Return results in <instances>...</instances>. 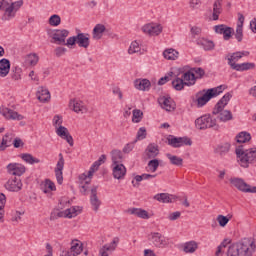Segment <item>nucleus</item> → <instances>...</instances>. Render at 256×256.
I'll return each mask as SVG.
<instances>
[{"mask_svg":"<svg viewBox=\"0 0 256 256\" xmlns=\"http://www.w3.org/2000/svg\"><path fill=\"white\" fill-rule=\"evenodd\" d=\"M158 102L166 111H174L175 109V102L173 101V99H171V97H160L158 99Z\"/></svg>","mask_w":256,"mask_h":256,"instance_id":"5701e85b","label":"nucleus"},{"mask_svg":"<svg viewBox=\"0 0 256 256\" xmlns=\"http://www.w3.org/2000/svg\"><path fill=\"white\" fill-rule=\"evenodd\" d=\"M0 113L5 119H12L13 121H23L24 119L23 115L7 107H0Z\"/></svg>","mask_w":256,"mask_h":256,"instance_id":"a211bd4d","label":"nucleus"},{"mask_svg":"<svg viewBox=\"0 0 256 256\" xmlns=\"http://www.w3.org/2000/svg\"><path fill=\"white\" fill-rule=\"evenodd\" d=\"M185 81H191V71L185 72L181 78L176 77L172 81V87L175 91H183L185 89V85H189V83Z\"/></svg>","mask_w":256,"mask_h":256,"instance_id":"1a4fd4ad","label":"nucleus"},{"mask_svg":"<svg viewBox=\"0 0 256 256\" xmlns=\"http://www.w3.org/2000/svg\"><path fill=\"white\" fill-rule=\"evenodd\" d=\"M148 168L152 173H155L157 169H159V160L158 159H152L148 162Z\"/></svg>","mask_w":256,"mask_h":256,"instance_id":"5fc2aeb1","label":"nucleus"},{"mask_svg":"<svg viewBox=\"0 0 256 256\" xmlns=\"http://www.w3.org/2000/svg\"><path fill=\"white\" fill-rule=\"evenodd\" d=\"M230 183L242 193H256V186L251 187L245 180L241 178H231Z\"/></svg>","mask_w":256,"mask_h":256,"instance_id":"6e6552de","label":"nucleus"},{"mask_svg":"<svg viewBox=\"0 0 256 256\" xmlns=\"http://www.w3.org/2000/svg\"><path fill=\"white\" fill-rule=\"evenodd\" d=\"M214 31L218 35H223L224 41H229V39L233 37V33H235V30L232 27H229L225 24H219L214 26Z\"/></svg>","mask_w":256,"mask_h":256,"instance_id":"9b49d317","label":"nucleus"},{"mask_svg":"<svg viewBox=\"0 0 256 256\" xmlns=\"http://www.w3.org/2000/svg\"><path fill=\"white\" fill-rule=\"evenodd\" d=\"M128 213H130V215H136V217L140 219H149V212L141 208H130Z\"/></svg>","mask_w":256,"mask_h":256,"instance_id":"f704fd0d","label":"nucleus"},{"mask_svg":"<svg viewBox=\"0 0 256 256\" xmlns=\"http://www.w3.org/2000/svg\"><path fill=\"white\" fill-rule=\"evenodd\" d=\"M12 73V79H14V81H19V79H21V68L17 66L12 68Z\"/></svg>","mask_w":256,"mask_h":256,"instance_id":"4d7b16f0","label":"nucleus"},{"mask_svg":"<svg viewBox=\"0 0 256 256\" xmlns=\"http://www.w3.org/2000/svg\"><path fill=\"white\" fill-rule=\"evenodd\" d=\"M196 129L203 131L205 129H213V131H219L221 128L217 124V118H213L211 114H205L195 120Z\"/></svg>","mask_w":256,"mask_h":256,"instance_id":"39448f33","label":"nucleus"},{"mask_svg":"<svg viewBox=\"0 0 256 256\" xmlns=\"http://www.w3.org/2000/svg\"><path fill=\"white\" fill-rule=\"evenodd\" d=\"M184 253H195L197 251V244L195 241H190L184 244Z\"/></svg>","mask_w":256,"mask_h":256,"instance_id":"37998d69","label":"nucleus"},{"mask_svg":"<svg viewBox=\"0 0 256 256\" xmlns=\"http://www.w3.org/2000/svg\"><path fill=\"white\" fill-rule=\"evenodd\" d=\"M134 87L138 91H149L151 89V81L149 79H136L134 81Z\"/></svg>","mask_w":256,"mask_h":256,"instance_id":"b1692460","label":"nucleus"},{"mask_svg":"<svg viewBox=\"0 0 256 256\" xmlns=\"http://www.w3.org/2000/svg\"><path fill=\"white\" fill-rule=\"evenodd\" d=\"M11 145H13V134L7 133L3 136L0 143V151H5V149L11 147Z\"/></svg>","mask_w":256,"mask_h":256,"instance_id":"473e14b6","label":"nucleus"},{"mask_svg":"<svg viewBox=\"0 0 256 256\" xmlns=\"http://www.w3.org/2000/svg\"><path fill=\"white\" fill-rule=\"evenodd\" d=\"M48 23L51 25V27H59V25H61V16L58 14H53L50 16Z\"/></svg>","mask_w":256,"mask_h":256,"instance_id":"de8ad7c7","label":"nucleus"},{"mask_svg":"<svg viewBox=\"0 0 256 256\" xmlns=\"http://www.w3.org/2000/svg\"><path fill=\"white\" fill-rule=\"evenodd\" d=\"M67 37H69V30L66 29H56L52 34V39L54 40V43H56V45H67V42H65V39H67Z\"/></svg>","mask_w":256,"mask_h":256,"instance_id":"dca6fc26","label":"nucleus"},{"mask_svg":"<svg viewBox=\"0 0 256 256\" xmlns=\"http://www.w3.org/2000/svg\"><path fill=\"white\" fill-rule=\"evenodd\" d=\"M25 63L27 65H31V67H35L37 63H39V56L37 54H28L25 59Z\"/></svg>","mask_w":256,"mask_h":256,"instance_id":"79ce46f5","label":"nucleus"},{"mask_svg":"<svg viewBox=\"0 0 256 256\" xmlns=\"http://www.w3.org/2000/svg\"><path fill=\"white\" fill-rule=\"evenodd\" d=\"M255 251V242L244 238L242 241L229 246L227 256H249Z\"/></svg>","mask_w":256,"mask_h":256,"instance_id":"f03ea898","label":"nucleus"},{"mask_svg":"<svg viewBox=\"0 0 256 256\" xmlns=\"http://www.w3.org/2000/svg\"><path fill=\"white\" fill-rule=\"evenodd\" d=\"M58 157H59V160L56 164V168L54 171H55L58 185H63V169L65 167V158H63L62 153H60Z\"/></svg>","mask_w":256,"mask_h":256,"instance_id":"f3484780","label":"nucleus"},{"mask_svg":"<svg viewBox=\"0 0 256 256\" xmlns=\"http://www.w3.org/2000/svg\"><path fill=\"white\" fill-rule=\"evenodd\" d=\"M179 217H181V212L176 211V212L170 213L168 216V219L169 221H177Z\"/></svg>","mask_w":256,"mask_h":256,"instance_id":"338daca9","label":"nucleus"},{"mask_svg":"<svg viewBox=\"0 0 256 256\" xmlns=\"http://www.w3.org/2000/svg\"><path fill=\"white\" fill-rule=\"evenodd\" d=\"M148 239L155 247H158L159 249H163V247L167 245V240H165V236H163L159 232L150 233Z\"/></svg>","mask_w":256,"mask_h":256,"instance_id":"2eb2a0df","label":"nucleus"},{"mask_svg":"<svg viewBox=\"0 0 256 256\" xmlns=\"http://www.w3.org/2000/svg\"><path fill=\"white\" fill-rule=\"evenodd\" d=\"M69 107L73 109L75 113H87V107L83 105V101L81 100H70Z\"/></svg>","mask_w":256,"mask_h":256,"instance_id":"4be33fe9","label":"nucleus"},{"mask_svg":"<svg viewBox=\"0 0 256 256\" xmlns=\"http://www.w3.org/2000/svg\"><path fill=\"white\" fill-rule=\"evenodd\" d=\"M61 217H67V210L65 211L54 210L50 214V221H55V219H59Z\"/></svg>","mask_w":256,"mask_h":256,"instance_id":"09e8293b","label":"nucleus"},{"mask_svg":"<svg viewBox=\"0 0 256 256\" xmlns=\"http://www.w3.org/2000/svg\"><path fill=\"white\" fill-rule=\"evenodd\" d=\"M193 71L198 79H203V77H205V70L203 68H193Z\"/></svg>","mask_w":256,"mask_h":256,"instance_id":"680f3d73","label":"nucleus"},{"mask_svg":"<svg viewBox=\"0 0 256 256\" xmlns=\"http://www.w3.org/2000/svg\"><path fill=\"white\" fill-rule=\"evenodd\" d=\"M133 123H141L143 121V111L139 109H134L132 112Z\"/></svg>","mask_w":256,"mask_h":256,"instance_id":"49530a36","label":"nucleus"},{"mask_svg":"<svg viewBox=\"0 0 256 256\" xmlns=\"http://www.w3.org/2000/svg\"><path fill=\"white\" fill-rule=\"evenodd\" d=\"M236 139L237 143H247L251 139V134L249 132H240Z\"/></svg>","mask_w":256,"mask_h":256,"instance_id":"a18cd8bd","label":"nucleus"},{"mask_svg":"<svg viewBox=\"0 0 256 256\" xmlns=\"http://www.w3.org/2000/svg\"><path fill=\"white\" fill-rule=\"evenodd\" d=\"M239 59H242L241 51L230 54V57L228 58V65H230V67L231 65H236Z\"/></svg>","mask_w":256,"mask_h":256,"instance_id":"c03bdc74","label":"nucleus"},{"mask_svg":"<svg viewBox=\"0 0 256 256\" xmlns=\"http://www.w3.org/2000/svg\"><path fill=\"white\" fill-rule=\"evenodd\" d=\"M223 91H225L224 85L200 90L198 93H196L197 107H205V105H207L211 99L218 97V95H221Z\"/></svg>","mask_w":256,"mask_h":256,"instance_id":"7ed1b4c3","label":"nucleus"},{"mask_svg":"<svg viewBox=\"0 0 256 256\" xmlns=\"http://www.w3.org/2000/svg\"><path fill=\"white\" fill-rule=\"evenodd\" d=\"M154 199L156 201H159V203H173V201L177 199V196H173L169 193H160V194H156L154 196Z\"/></svg>","mask_w":256,"mask_h":256,"instance_id":"bb28decb","label":"nucleus"},{"mask_svg":"<svg viewBox=\"0 0 256 256\" xmlns=\"http://www.w3.org/2000/svg\"><path fill=\"white\" fill-rule=\"evenodd\" d=\"M36 97L40 103H47L51 99V93L47 88L40 87L38 88Z\"/></svg>","mask_w":256,"mask_h":256,"instance_id":"a878e982","label":"nucleus"},{"mask_svg":"<svg viewBox=\"0 0 256 256\" xmlns=\"http://www.w3.org/2000/svg\"><path fill=\"white\" fill-rule=\"evenodd\" d=\"M99 164L94 162L92 164V166L90 167V170L88 171V175L86 174H82L79 176V179H81L82 181H85V179H91L93 177V173H95V171H99Z\"/></svg>","mask_w":256,"mask_h":256,"instance_id":"58836bf2","label":"nucleus"},{"mask_svg":"<svg viewBox=\"0 0 256 256\" xmlns=\"http://www.w3.org/2000/svg\"><path fill=\"white\" fill-rule=\"evenodd\" d=\"M228 243H231L229 239H224L223 242L217 247L216 255L219 256L222 253L223 247H227Z\"/></svg>","mask_w":256,"mask_h":256,"instance_id":"052dcab7","label":"nucleus"},{"mask_svg":"<svg viewBox=\"0 0 256 256\" xmlns=\"http://www.w3.org/2000/svg\"><path fill=\"white\" fill-rule=\"evenodd\" d=\"M20 157L22 158V160L25 161V163H28L29 165H35V163H41V160H39V158H35L33 157V155L29 153H23L20 155Z\"/></svg>","mask_w":256,"mask_h":256,"instance_id":"ea45409f","label":"nucleus"},{"mask_svg":"<svg viewBox=\"0 0 256 256\" xmlns=\"http://www.w3.org/2000/svg\"><path fill=\"white\" fill-rule=\"evenodd\" d=\"M112 175L114 179H125V175H127V168L123 164H112Z\"/></svg>","mask_w":256,"mask_h":256,"instance_id":"6ab92c4d","label":"nucleus"},{"mask_svg":"<svg viewBox=\"0 0 256 256\" xmlns=\"http://www.w3.org/2000/svg\"><path fill=\"white\" fill-rule=\"evenodd\" d=\"M233 95L231 92L226 93L215 105L212 114L219 115L217 119L222 123H227V121H233V113L229 110H224L227 107L229 101H231Z\"/></svg>","mask_w":256,"mask_h":256,"instance_id":"f257e3e1","label":"nucleus"},{"mask_svg":"<svg viewBox=\"0 0 256 256\" xmlns=\"http://www.w3.org/2000/svg\"><path fill=\"white\" fill-rule=\"evenodd\" d=\"M83 253V243L79 240H72L71 248L69 250L62 251L60 256H77Z\"/></svg>","mask_w":256,"mask_h":256,"instance_id":"9d476101","label":"nucleus"},{"mask_svg":"<svg viewBox=\"0 0 256 256\" xmlns=\"http://www.w3.org/2000/svg\"><path fill=\"white\" fill-rule=\"evenodd\" d=\"M97 189L98 186H93L91 188V196H90V203L93 207V211L98 212L99 207H101V200H99V197H97Z\"/></svg>","mask_w":256,"mask_h":256,"instance_id":"412c9836","label":"nucleus"},{"mask_svg":"<svg viewBox=\"0 0 256 256\" xmlns=\"http://www.w3.org/2000/svg\"><path fill=\"white\" fill-rule=\"evenodd\" d=\"M202 47L204 51H213L215 49V42L205 39L202 41Z\"/></svg>","mask_w":256,"mask_h":256,"instance_id":"8fccbe9b","label":"nucleus"},{"mask_svg":"<svg viewBox=\"0 0 256 256\" xmlns=\"http://www.w3.org/2000/svg\"><path fill=\"white\" fill-rule=\"evenodd\" d=\"M231 69L234 71H249L251 69H255V63L252 62H244L241 64H231Z\"/></svg>","mask_w":256,"mask_h":256,"instance_id":"cd10ccee","label":"nucleus"},{"mask_svg":"<svg viewBox=\"0 0 256 256\" xmlns=\"http://www.w3.org/2000/svg\"><path fill=\"white\" fill-rule=\"evenodd\" d=\"M235 39H237L238 43L243 41V28L241 26L236 27Z\"/></svg>","mask_w":256,"mask_h":256,"instance_id":"13d9d810","label":"nucleus"},{"mask_svg":"<svg viewBox=\"0 0 256 256\" xmlns=\"http://www.w3.org/2000/svg\"><path fill=\"white\" fill-rule=\"evenodd\" d=\"M230 149H231V144L228 142H225V143L218 144L214 150V153L223 157V155H227Z\"/></svg>","mask_w":256,"mask_h":256,"instance_id":"2f4dec72","label":"nucleus"},{"mask_svg":"<svg viewBox=\"0 0 256 256\" xmlns=\"http://www.w3.org/2000/svg\"><path fill=\"white\" fill-rule=\"evenodd\" d=\"M11 71V61L7 58L0 60V77H7Z\"/></svg>","mask_w":256,"mask_h":256,"instance_id":"393cba45","label":"nucleus"},{"mask_svg":"<svg viewBox=\"0 0 256 256\" xmlns=\"http://www.w3.org/2000/svg\"><path fill=\"white\" fill-rule=\"evenodd\" d=\"M65 53H67V48L65 47H57L55 49L56 57H62V55H65Z\"/></svg>","mask_w":256,"mask_h":256,"instance_id":"0e129e2a","label":"nucleus"},{"mask_svg":"<svg viewBox=\"0 0 256 256\" xmlns=\"http://www.w3.org/2000/svg\"><path fill=\"white\" fill-rule=\"evenodd\" d=\"M56 134L58 137H61V139L67 141L70 147H73V136H71L69 130L65 126H59L56 130Z\"/></svg>","mask_w":256,"mask_h":256,"instance_id":"aec40b11","label":"nucleus"},{"mask_svg":"<svg viewBox=\"0 0 256 256\" xmlns=\"http://www.w3.org/2000/svg\"><path fill=\"white\" fill-rule=\"evenodd\" d=\"M164 59H168V61H175V59H179V51L169 48L163 52Z\"/></svg>","mask_w":256,"mask_h":256,"instance_id":"c9c22d12","label":"nucleus"},{"mask_svg":"<svg viewBox=\"0 0 256 256\" xmlns=\"http://www.w3.org/2000/svg\"><path fill=\"white\" fill-rule=\"evenodd\" d=\"M143 33L146 35H150L151 37H155L157 35H161L163 33V26L161 24H146L142 27Z\"/></svg>","mask_w":256,"mask_h":256,"instance_id":"ddd939ff","label":"nucleus"},{"mask_svg":"<svg viewBox=\"0 0 256 256\" xmlns=\"http://www.w3.org/2000/svg\"><path fill=\"white\" fill-rule=\"evenodd\" d=\"M135 143H137V140H134L132 143H128L124 146L123 148V153H131V151H133V149H135Z\"/></svg>","mask_w":256,"mask_h":256,"instance_id":"bf43d9fd","label":"nucleus"},{"mask_svg":"<svg viewBox=\"0 0 256 256\" xmlns=\"http://www.w3.org/2000/svg\"><path fill=\"white\" fill-rule=\"evenodd\" d=\"M166 157L169 159L171 165H175L176 167H183V158L172 155L170 153H167Z\"/></svg>","mask_w":256,"mask_h":256,"instance_id":"4c0bfd02","label":"nucleus"},{"mask_svg":"<svg viewBox=\"0 0 256 256\" xmlns=\"http://www.w3.org/2000/svg\"><path fill=\"white\" fill-rule=\"evenodd\" d=\"M4 187L5 189H7V191H10L12 193H19V191L23 189V182H21L20 178L14 177L9 179L5 183Z\"/></svg>","mask_w":256,"mask_h":256,"instance_id":"4468645a","label":"nucleus"},{"mask_svg":"<svg viewBox=\"0 0 256 256\" xmlns=\"http://www.w3.org/2000/svg\"><path fill=\"white\" fill-rule=\"evenodd\" d=\"M41 190L43 193H49V191H57L55 183L50 179H46L44 184H41Z\"/></svg>","mask_w":256,"mask_h":256,"instance_id":"e433bc0d","label":"nucleus"},{"mask_svg":"<svg viewBox=\"0 0 256 256\" xmlns=\"http://www.w3.org/2000/svg\"><path fill=\"white\" fill-rule=\"evenodd\" d=\"M141 51V48L139 47V42L134 41L131 43L128 53L129 55H133V53H139Z\"/></svg>","mask_w":256,"mask_h":256,"instance_id":"603ef678","label":"nucleus"},{"mask_svg":"<svg viewBox=\"0 0 256 256\" xmlns=\"http://www.w3.org/2000/svg\"><path fill=\"white\" fill-rule=\"evenodd\" d=\"M107 31V28L103 24H96L93 31H92V37L96 41H99L103 37V33Z\"/></svg>","mask_w":256,"mask_h":256,"instance_id":"c756f323","label":"nucleus"},{"mask_svg":"<svg viewBox=\"0 0 256 256\" xmlns=\"http://www.w3.org/2000/svg\"><path fill=\"white\" fill-rule=\"evenodd\" d=\"M223 0H216L213 4L212 21H219V14L223 11Z\"/></svg>","mask_w":256,"mask_h":256,"instance_id":"c85d7f7f","label":"nucleus"},{"mask_svg":"<svg viewBox=\"0 0 256 256\" xmlns=\"http://www.w3.org/2000/svg\"><path fill=\"white\" fill-rule=\"evenodd\" d=\"M11 0H0V10L5 11L2 16V21H10L15 17V6Z\"/></svg>","mask_w":256,"mask_h":256,"instance_id":"0eeeda50","label":"nucleus"},{"mask_svg":"<svg viewBox=\"0 0 256 256\" xmlns=\"http://www.w3.org/2000/svg\"><path fill=\"white\" fill-rule=\"evenodd\" d=\"M89 33H78L76 36H71L66 41L67 47H73L78 44V47H82L83 49H88L89 45H91Z\"/></svg>","mask_w":256,"mask_h":256,"instance_id":"423d86ee","label":"nucleus"},{"mask_svg":"<svg viewBox=\"0 0 256 256\" xmlns=\"http://www.w3.org/2000/svg\"><path fill=\"white\" fill-rule=\"evenodd\" d=\"M7 173L14 175L15 177H21L27 171V168L23 164L10 163L6 166Z\"/></svg>","mask_w":256,"mask_h":256,"instance_id":"f8f14e48","label":"nucleus"},{"mask_svg":"<svg viewBox=\"0 0 256 256\" xmlns=\"http://www.w3.org/2000/svg\"><path fill=\"white\" fill-rule=\"evenodd\" d=\"M168 141V145H170V147H174V149H177L181 146V137H175L173 135H169L167 138Z\"/></svg>","mask_w":256,"mask_h":256,"instance_id":"a19ab883","label":"nucleus"},{"mask_svg":"<svg viewBox=\"0 0 256 256\" xmlns=\"http://www.w3.org/2000/svg\"><path fill=\"white\" fill-rule=\"evenodd\" d=\"M145 153L148 159H155V157L159 155V146L156 144H149Z\"/></svg>","mask_w":256,"mask_h":256,"instance_id":"7c9ffc66","label":"nucleus"},{"mask_svg":"<svg viewBox=\"0 0 256 256\" xmlns=\"http://www.w3.org/2000/svg\"><path fill=\"white\" fill-rule=\"evenodd\" d=\"M12 145H14L15 149H19V147H23L25 143H23V140H21V138H15L12 142Z\"/></svg>","mask_w":256,"mask_h":256,"instance_id":"774afa93","label":"nucleus"},{"mask_svg":"<svg viewBox=\"0 0 256 256\" xmlns=\"http://www.w3.org/2000/svg\"><path fill=\"white\" fill-rule=\"evenodd\" d=\"M217 221H218L220 227H227V223H229V221H231V217L218 215Z\"/></svg>","mask_w":256,"mask_h":256,"instance_id":"6e6d98bb","label":"nucleus"},{"mask_svg":"<svg viewBox=\"0 0 256 256\" xmlns=\"http://www.w3.org/2000/svg\"><path fill=\"white\" fill-rule=\"evenodd\" d=\"M147 138V129L145 127L139 128L137 135H136V141H143V139Z\"/></svg>","mask_w":256,"mask_h":256,"instance_id":"864d4df0","label":"nucleus"},{"mask_svg":"<svg viewBox=\"0 0 256 256\" xmlns=\"http://www.w3.org/2000/svg\"><path fill=\"white\" fill-rule=\"evenodd\" d=\"M112 159V165H121L123 163V152L121 150L114 149L110 153Z\"/></svg>","mask_w":256,"mask_h":256,"instance_id":"72a5a7b5","label":"nucleus"},{"mask_svg":"<svg viewBox=\"0 0 256 256\" xmlns=\"http://www.w3.org/2000/svg\"><path fill=\"white\" fill-rule=\"evenodd\" d=\"M53 125L55 127H61L63 125V117L59 116V115H55L53 118Z\"/></svg>","mask_w":256,"mask_h":256,"instance_id":"e2e57ef3","label":"nucleus"},{"mask_svg":"<svg viewBox=\"0 0 256 256\" xmlns=\"http://www.w3.org/2000/svg\"><path fill=\"white\" fill-rule=\"evenodd\" d=\"M235 153L239 159L241 167H249L250 163H255L256 161V147L245 149V146L240 145L236 148Z\"/></svg>","mask_w":256,"mask_h":256,"instance_id":"20e7f679","label":"nucleus"},{"mask_svg":"<svg viewBox=\"0 0 256 256\" xmlns=\"http://www.w3.org/2000/svg\"><path fill=\"white\" fill-rule=\"evenodd\" d=\"M181 139V146L183 147V145H188L191 146L193 145V141L191 140V138L184 136V137H180Z\"/></svg>","mask_w":256,"mask_h":256,"instance_id":"69168bd1","label":"nucleus"},{"mask_svg":"<svg viewBox=\"0 0 256 256\" xmlns=\"http://www.w3.org/2000/svg\"><path fill=\"white\" fill-rule=\"evenodd\" d=\"M66 215L68 219H73L79 215V206L66 209Z\"/></svg>","mask_w":256,"mask_h":256,"instance_id":"3c124183","label":"nucleus"}]
</instances>
